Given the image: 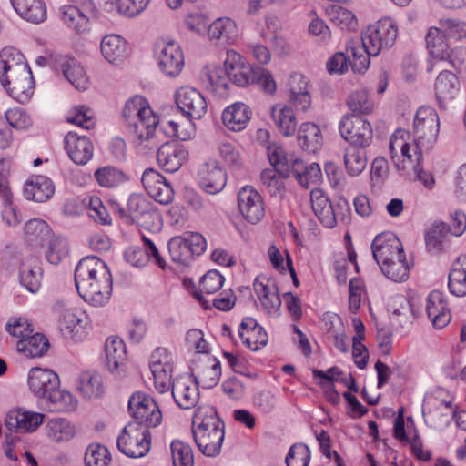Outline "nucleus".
I'll return each instance as SVG.
<instances>
[{"instance_id":"obj_36","label":"nucleus","mask_w":466,"mask_h":466,"mask_svg":"<svg viewBox=\"0 0 466 466\" xmlns=\"http://www.w3.org/2000/svg\"><path fill=\"white\" fill-rule=\"evenodd\" d=\"M15 13L26 22L40 24L46 19V5L44 0H10Z\"/></svg>"},{"instance_id":"obj_53","label":"nucleus","mask_w":466,"mask_h":466,"mask_svg":"<svg viewBox=\"0 0 466 466\" xmlns=\"http://www.w3.org/2000/svg\"><path fill=\"white\" fill-rule=\"evenodd\" d=\"M344 166L347 173L352 177L361 174L367 166V157L362 147H348L344 153Z\"/></svg>"},{"instance_id":"obj_11","label":"nucleus","mask_w":466,"mask_h":466,"mask_svg":"<svg viewBox=\"0 0 466 466\" xmlns=\"http://www.w3.org/2000/svg\"><path fill=\"white\" fill-rule=\"evenodd\" d=\"M128 410L131 417L140 425L154 428L162 421V413L155 400L141 391L132 394L128 400Z\"/></svg>"},{"instance_id":"obj_24","label":"nucleus","mask_w":466,"mask_h":466,"mask_svg":"<svg viewBox=\"0 0 466 466\" xmlns=\"http://www.w3.org/2000/svg\"><path fill=\"white\" fill-rule=\"evenodd\" d=\"M461 88V81L456 74L450 70L440 72L434 84L435 97L440 108L447 109L459 96Z\"/></svg>"},{"instance_id":"obj_20","label":"nucleus","mask_w":466,"mask_h":466,"mask_svg":"<svg viewBox=\"0 0 466 466\" xmlns=\"http://www.w3.org/2000/svg\"><path fill=\"white\" fill-rule=\"evenodd\" d=\"M253 288L262 309L269 316H279L281 299L275 282L266 276H258Z\"/></svg>"},{"instance_id":"obj_23","label":"nucleus","mask_w":466,"mask_h":466,"mask_svg":"<svg viewBox=\"0 0 466 466\" xmlns=\"http://www.w3.org/2000/svg\"><path fill=\"white\" fill-rule=\"evenodd\" d=\"M44 414L24 408L10 410L5 417V426L16 433L35 432L44 422Z\"/></svg>"},{"instance_id":"obj_10","label":"nucleus","mask_w":466,"mask_h":466,"mask_svg":"<svg viewBox=\"0 0 466 466\" xmlns=\"http://www.w3.org/2000/svg\"><path fill=\"white\" fill-rule=\"evenodd\" d=\"M392 147L400 148V153L390 154V158L398 170L410 172L413 171L416 178L427 188L432 189L435 186V179L431 172L425 171L422 167L424 161L423 155L418 153L408 154V146L402 141L393 143Z\"/></svg>"},{"instance_id":"obj_46","label":"nucleus","mask_w":466,"mask_h":466,"mask_svg":"<svg viewBox=\"0 0 466 466\" xmlns=\"http://www.w3.org/2000/svg\"><path fill=\"white\" fill-rule=\"evenodd\" d=\"M202 81L217 93H224L228 86V76L227 70L219 65L211 64L201 70Z\"/></svg>"},{"instance_id":"obj_50","label":"nucleus","mask_w":466,"mask_h":466,"mask_svg":"<svg viewBox=\"0 0 466 466\" xmlns=\"http://www.w3.org/2000/svg\"><path fill=\"white\" fill-rule=\"evenodd\" d=\"M106 366L111 372L116 370L126 358V346L118 337H109L105 343Z\"/></svg>"},{"instance_id":"obj_32","label":"nucleus","mask_w":466,"mask_h":466,"mask_svg":"<svg viewBox=\"0 0 466 466\" xmlns=\"http://www.w3.org/2000/svg\"><path fill=\"white\" fill-rule=\"evenodd\" d=\"M238 27L230 17H218L208 25V37L210 41L233 45L238 41Z\"/></svg>"},{"instance_id":"obj_17","label":"nucleus","mask_w":466,"mask_h":466,"mask_svg":"<svg viewBox=\"0 0 466 466\" xmlns=\"http://www.w3.org/2000/svg\"><path fill=\"white\" fill-rule=\"evenodd\" d=\"M309 80L303 74L293 72L287 83L289 103L298 111H306L311 106Z\"/></svg>"},{"instance_id":"obj_37","label":"nucleus","mask_w":466,"mask_h":466,"mask_svg":"<svg viewBox=\"0 0 466 466\" xmlns=\"http://www.w3.org/2000/svg\"><path fill=\"white\" fill-rule=\"evenodd\" d=\"M24 55L12 46L4 47L0 51V81L3 77L21 73L29 69Z\"/></svg>"},{"instance_id":"obj_38","label":"nucleus","mask_w":466,"mask_h":466,"mask_svg":"<svg viewBox=\"0 0 466 466\" xmlns=\"http://www.w3.org/2000/svg\"><path fill=\"white\" fill-rule=\"evenodd\" d=\"M60 67L66 79L77 90L88 87V76L82 64L75 57H60Z\"/></svg>"},{"instance_id":"obj_55","label":"nucleus","mask_w":466,"mask_h":466,"mask_svg":"<svg viewBox=\"0 0 466 466\" xmlns=\"http://www.w3.org/2000/svg\"><path fill=\"white\" fill-rule=\"evenodd\" d=\"M167 247L171 259L177 264L186 266L194 257L185 237L171 238Z\"/></svg>"},{"instance_id":"obj_30","label":"nucleus","mask_w":466,"mask_h":466,"mask_svg":"<svg viewBox=\"0 0 466 466\" xmlns=\"http://www.w3.org/2000/svg\"><path fill=\"white\" fill-rule=\"evenodd\" d=\"M238 335L242 343L252 351L265 347L268 339L264 328L255 319L249 317L242 319L238 328Z\"/></svg>"},{"instance_id":"obj_45","label":"nucleus","mask_w":466,"mask_h":466,"mask_svg":"<svg viewBox=\"0 0 466 466\" xmlns=\"http://www.w3.org/2000/svg\"><path fill=\"white\" fill-rule=\"evenodd\" d=\"M17 351L27 358H39L49 349L48 339L40 333L31 334L20 339L16 344Z\"/></svg>"},{"instance_id":"obj_51","label":"nucleus","mask_w":466,"mask_h":466,"mask_svg":"<svg viewBox=\"0 0 466 466\" xmlns=\"http://www.w3.org/2000/svg\"><path fill=\"white\" fill-rule=\"evenodd\" d=\"M292 174L298 182L304 187L318 185L322 177L320 167L317 163H311L305 167L303 162L296 159L292 164Z\"/></svg>"},{"instance_id":"obj_12","label":"nucleus","mask_w":466,"mask_h":466,"mask_svg":"<svg viewBox=\"0 0 466 466\" xmlns=\"http://www.w3.org/2000/svg\"><path fill=\"white\" fill-rule=\"evenodd\" d=\"M88 318L85 311L76 307L60 309V334L72 342L83 341L87 336Z\"/></svg>"},{"instance_id":"obj_56","label":"nucleus","mask_w":466,"mask_h":466,"mask_svg":"<svg viewBox=\"0 0 466 466\" xmlns=\"http://www.w3.org/2000/svg\"><path fill=\"white\" fill-rule=\"evenodd\" d=\"M268 160L272 166L282 176H289L292 173V164L296 159L289 157L283 147L271 146L268 148Z\"/></svg>"},{"instance_id":"obj_35","label":"nucleus","mask_w":466,"mask_h":466,"mask_svg":"<svg viewBox=\"0 0 466 466\" xmlns=\"http://www.w3.org/2000/svg\"><path fill=\"white\" fill-rule=\"evenodd\" d=\"M23 194L27 200L45 202L55 194V185L45 176H33L25 181Z\"/></svg>"},{"instance_id":"obj_54","label":"nucleus","mask_w":466,"mask_h":466,"mask_svg":"<svg viewBox=\"0 0 466 466\" xmlns=\"http://www.w3.org/2000/svg\"><path fill=\"white\" fill-rule=\"evenodd\" d=\"M127 207L129 217L137 222H142L155 214L151 203L140 195H131L128 198Z\"/></svg>"},{"instance_id":"obj_4","label":"nucleus","mask_w":466,"mask_h":466,"mask_svg":"<svg viewBox=\"0 0 466 466\" xmlns=\"http://www.w3.org/2000/svg\"><path fill=\"white\" fill-rule=\"evenodd\" d=\"M192 435L202 454L207 457L218 456L222 448L225 431L224 423L212 406H200L192 419Z\"/></svg>"},{"instance_id":"obj_62","label":"nucleus","mask_w":466,"mask_h":466,"mask_svg":"<svg viewBox=\"0 0 466 466\" xmlns=\"http://www.w3.org/2000/svg\"><path fill=\"white\" fill-rule=\"evenodd\" d=\"M309 448L303 443L293 444L286 456L287 466H309Z\"/></svg>"},{"instance_id":"obj_63","label":"nucleus","mask_w":466,"mask_h":466,"mask_svg":"<svg viewBox=\"0 0 466 466\" xmlns=\"http://www.w3.org/2000/svg\"><path fill=\"white\" fill-rule=\"evenodd\" d=\"M347 104L350 110L358 114H369L372 111L373 104L369 99L365 89H359L350 96Z\"/></svg>"},{"instance_id":"obj_47","label":"nucleus","mask_w":466,"mask_h":466,"mask_svg":"<svg viewBox=\"0 0 466 466\" xmlns=\"http://www.w3.org/2000/svg\"><path fill=\"white\" fill-rule=\"evenodd\" d=\"M153 108L149 105L148 101L141 96H135L128 99L122 110L127 128L142 118V116H144L146 112H149Z\"/></svg>"},{"instance_id":"obj_33","label":"nucleus","mask_w":466,"mask_h":466,"mask_svg":"<svg viewBox=\"0 0 466 466\" xmlns=\"http://www.w3.org/2000/svg\"><path fill=\"white\" fill-rule=\"evenodd\" d=\"M252 111L243 102H235L222 112V123L229 130L240 132L244 130L251 119Z\"/></svg>"},{"instance_id":"obj_28","label":"nucleus","mask_w":466,"mask_h":466,"mask_svg":"<svg viewBox=\"0 0 466 466\" xmlns=\"http://www.w3.org/2000/svg\"><path fill=\"white\" fill-rule=\"evenodd\" d=\"M187 157L188 151L179 143H164L157 153L158 166L167 173L177 172Z\"/></svg>"},{"instance_id":"obj_7","label":"nucleus","mask_w":466,"mask_h":466,"mask_svg":"<svg viewBox=\"0 0 466 466\" xmlns=\"http://www.w3.org/2000/svg\"><path fill=\"white\" fill-rule=\"evenodd\" d=\"M398 33L397 22L391 17L384 16L362 31L361 40L370 55L379 56L382 51L393 46Z\"/></svg>"},{"instance_id":"obj_60","label":"nucleus","mask_w":466,"mask_h":466,"mask_svg":"<svg viewBox=\"0 0 466 466\" xmlns=\"http://www.w3.org/2000/svg\"><path fill=\"white\" fill-rule=\"evenodd\" d=\"M441 30L449 39L462 41L466 39V21L459 18H447L440 21Z\"/></svg>"},{"instance_id":"obj_34","label":"nucleus","mask_w":466,"mask_h":466,"mask_svg":"<svg viewBox=\"0 0 466 466\" xmlns=\"http://www.w3.org/2000/svg\"><path fill=\"white\" fill-rule=\"evenodd\" d=\"M100 50L104 58L113 65L123 63L128 56L127 42L116 34L105 35L100 43Z\"/></svg>"},{"instance_id":"obj_48","label":"nucleus","mask_w":466,"mask_h":466,"mask_svg":"<svg viewBox=\"0 0 466 466\" xmlns=\"http://www.w3.org/2000/svg\"><path fill=\"white\" fill-rule=\"evenodd\" d=\"M347 52L349 54V61L352 70L355 73H363L370 66V57L374 56L370 54L369 49L365 46L364 42L350 41L347 44Z\"/></svg>"},{"instance_id":"obj_2","label":"nucleus","mask_w":466,"mask_h":466,"mask_svg":"<svg viewBox=\"0 0 466 466\" xmlns=\"http://www.w3.org/2000/svg\"><path fill=\"white\" fill-rule=\"evenodd\" d=\"M440 133V117L437 111L429 106L419 107L415 113L412 132L404 129L396 130L390 137V154L400 153V148L392 147L393 143L402 141L408 146V154H424L431 150L436 145Z\"/></svg>"},{"instance_id":"obj_3","label":"nucleus","mask_w":466,"mask_h":466,"mask_svg":"<svg viewBox=\"0 0 466 466\" xmlns=\"http://www.w3.org/2000/svg\"><path fill=\"white\" fill-rule=\"evenodd\" d=\"M372 255L383 275L394 282L408 279L410 266L402 244L392 232L379 234L371 244Z\"/></svg>"},{"instance_id":"obj_6","label":"nucleus","mask_w":466,"mask_h":466,"mask_svg":"<svg viewBox=\"0 0 466 466\" xmlns=\"http://www.w3.org/2000/svg\"><path fill=\"white\" fill-rule=\"evenodd\" d=\"M25 240L32 247L43 250L46 260L58 264V239L51 227L41 218H32L24 226Z\"/></svg>"},{"instance_id":"obj_29","label":"nucleus","mask_w":466,"mask_h":466,"mask_svg":"<svg viewBox=\"0 0 466 466\" xmlns=\"http://www.w3.org/2000/svg\"><path fill=\"white\" fill-rule=\"evenodd\" d=\"M447 39V35L440 27L432 26L428 30L425 37L426 46L430 56L427 72L431 73L433 71L435 62L444 61L449 57L451 47Z\"/></svg>"},{"instance_id":"obj_44","label":"nucleus","mask_w":466,"mask_h":466,"mask_svg":"<svg viewBox=\"0 0 466 466\" xmlns=\"http://www.w3.org/2000/svg\"><path fill=\"white\" fill-rule=\"evenodd\" d=\"M329 20L343 31L355 32L358 30L359 22L353 12L337 5L331 4L326 8Z\"/></svg>"},{"instance_id":"obj_5","label":"nucleus","mask_w":466,"mask_h":466,"mask_svg":"<svg viewBox=\"0 0 466 466\" xmlns=\"http://www.w3.org/2000/svg\"><path fill=\"white\" fill-rule=\"evenodd\" d=\"M30 390L40 399L41 406L47 411L58 408V374L49 369L34 367L27 375Z\"/></svg>"},{"instance_id":"obj_15","label":"nucleus","mask_w":466,"mask_h":466,"mask_svg":"<svg viewBox=\"0 0 466 466\" xmlns=\"http://www.w3.org/2000/svg\"><path fill=\"white\" fill-rule=\"evenodd\" d=\"M0 82L9 96L21 104L28 102L34 95L35 81L30 68L3 77Z\"/></svg>"},{"instance_id":"obj_13","label":"nucleus","mask_w":466,"mask_h":466,"mask_svg":"<svg viewBox=\"0 0 466 466\" xmlns=\"http://www.w3.org/2000/svg\"><path fill=\"white\" fill-rule=\"evenodd\" d=\"M339 133L351 146L359 147H368L373 137L371 126L369 121L356 115L345 116L339 122Z\"/></svg>"},{"instance_id":"obj_1","label":"nucleus","mask_w":466,"mask_h":466,"mask_svg":"<svg viewBox=\"0 0 466 466\" xmlns=\"http://www.w3.org/2000/svg\"><path fill=\"white\" fill-rule=\"evenodd\" d=\"M75 284L79 296L88 304L103 307L113 290L112 274L107 265L96 256L83 258L75 269Z\"/></svg>"},{"instance_id":"obj_52","label":"nucleus","mask_w":466,"mask_h":466,"mask_svg":"<svg viewBox=\"0 0 466 466\" xmlns=\"http://www.w3.org/2000/svg\"><path fill=\"white\" fill-rule=\"evenodd\" d=\"M66 122L89 130L95 127L96 119L93 110L86 105H75L65 114Z\"/></svg>"},{"instance_id":"obj_40","label":"nucleus","mask_w":466,"mask_h":466,"mask_svg":"<svg viewBox=\"0 0 466 466\" xmlns=\"http://www.w3.org/2000/svg\"><path fill=\"white\" fill-rule=\"evenodd\" d=\"M271 117L282 136L289 137L295 134L298 123L291 105H276L272 106Z\"/></svg>"},{"instance_id":"obj_39","label":"nucleus","mask_w":466,"mask_h":466,"mask_svg":"<svg viewBox=\"0 0 466 466\" xmlns=\"http://www.w3.org/2000/svg\"><path fill=\"white\" fill-rule=\"evenodd\" d=\"M158 125L159 116L152 109L127 129L134 140L141 144L154 138Z\"/></svg>"},{"instance_id":"obj_49","label":"nucleus","mask_w":466,"mask_h":466,"mask_svg":"<svg viewBox=\"0 0 466 466\" xmlns=\"http://www.w3.org/2000/svg\"><path fill=\"white\" fill-rule=\"evenodd\" d=\"M94 177L97 184L104 188L117 187L129 180L128 176L123 170L112 166L97 168L94 172Z\"/></svg>"},{"instance_id":"obj_9","label":"nucleus","mask_w":466,"mask_h":466,"mask_svg":"<svg viewBox=\"0 0 466 466\" xmlns=\"http://www.w3.org/2000/svg\"><path fill=\"white\" fill-rule=\"evenodd\" d=\"M120 452L130 458H141L148 453L151 446L149 431L137 422H129L117 437Z\"/></svg>"},{"instance_id":"obj_21","label":"nucleus","mask_w":466,"mask_h":466,"mask_svg":"<svg viewBox=\"0 0 466 466\" xmlns=\"http://www.w3.org/2000/svg\"><path fill=\"white\" fill-rule=\"evenodd\" d=\"M141 181L147 194L159 204L168 205L174 199L173 187L157 170L147 168Z\"/></svg>"},{"instance_id":"obj_57","label":"nucleus","mask_w":466,"mask_h":466,"mask_svg":"<svg viewBox=\"0 0 466 466\" xmlns=\"http://www.w3.org/2000/svg\"><path fill=\"white\" fill-rule=\"evenodd\" d=\"M88 216L96 223L110 225L112 218L101 198L97 196H86V209Z\"/></svg>"},{"instance_id":"obj_27","label":"nucleus","mask_w":466,"mask_h":466,"mask_svg":"<svg viewBox=\"0 0 466 466\" xmlns=\"http://www.w3.org/2000/svg\"><path fill=\"white\" fill-rule=\"evenodd\" d=\"M426 313L435 329H441L451 320V312L446 296L439 291H431L426 299Z\"/></svg>"},{"instance_id":"obj_26","label":"nucleus","mask_w":466,"mask_h":466,"mask_svg":"<svg viewBox=\"0 0 466 466\" xmlns=\"http://www.w3.org/2000/svg\"><path fill=\"white\" fill-rule=\"evenodd\" d=\"M64 148L69 158L76 165L87 164L94 156L92 141L86 136L76 132H68L64 139Z\"/></svg>"},{"instance_id":"obj_58","label":"nucleus","mask_w":466,"mask_h":466,"mask_svg":"<svg viewBox=\"0 0 466 466\" xmlns=\"http://www.w3.org/2000/svg\"><path fill=\"white\" fill-rule=\"evenodd\" d=\"M111 454L108 449L98 443H91L85 453L86 466H109Z\"/></svg>"},{"instance_id":"obj_22","label":"nucleus","mask_w":466,"mask_h":466,"mask_svg":"<svg viewBox=\"0 0 466 466\" xmlns=\"http://www.w3.org/2000/svg\"><path fill=\"white\" fill-rule=\"evenodd\" d=\"M198 184L208 194L221 192L227 184L225 169L215 160L202 164L198 172Z\"/></svg>"},{"instance_id":"obj_43","label":"nucleus","mask_w":466,"mask_h":466,"mask_svg":"<svg viewBox=\"0 0 466 466\" xmlns=\"http://www.w3.org/2000/svg\"><path fill=\"white\" fill-rule=\"evenodd\" d=\"M448 279V288L452 295L466 296V254L453 262Z\"/></svg>"},{"instance_id":"obj_61","label":"nucleus","mask_w":466,"mask_h":466,"mask_svg":"<svg viewBox=\"0 0 466 466\" xmlns=\"http://www.w3.org/2000/svg\"><path fill=\"white\" fill-rule=\"evenodd\" d=\"M289 176H282L276 169H265L261 173L262 184L271 196L282 194L285 190L284 179Z\"/></svg>"},{"instance_id":"obj_31","label":"nucleus","mask_w":466,"mask_h":466,"mask_svg":"<svg viewBox=\"0 0 466 466\" xmlns=\"http://www.w3.org/2000/svg\"><path fill=\"white\" fill-rule=\"evenodd\" d=\"M60 19L64 25L76 35L90 32V20L86 9L74 5H65L60 8Z\"/></svg>"},{"instance_id":"obj_16","label":"nucleus","mask_w":466,"mask_h":466,"mask_svg":"<svg viewBox=\"0 0 466 466\" xmlns=\"http://www.w3.org/2000/svg\"><path fill=\"white\" fill-rule=\"evenodd\" d=\"M176 103L187 117L200 119L207 112V102L203 95L191 86H182L177 90Z\"/></svg>"},{"instance_id":"obj_14","label":"nucleus","mask_w":466,"mask_h":466,"mask_svg":"<svg viewBox=\"0 0 466 466\" xmlns=\"http://www.w3.org/2000/svg\"><path fill=\"white\" fill-rule=\"evenodd\" d=\"M156 59L161 72L168 76H178L184 67V54L176 41H162L157 44Z\"/></svg>"},{"instance_id":"obj_42","label":"nucleus","mask_w":466,"mask_h":466,"mask_svg":"<svg viewBox=\"0 0 466 466\" xmlns=\"http://www.w3.org/2000/svg\"><path fill=\"white\" fill-rule=\"evenodd\" d=\"M76 388L86 399H98L104 393L102 376L96 371H84L77 380Z\"/></svg>"},{"instance_id":"obj_25","label":"nucleus","mask_w":466,"mask_h":466,"mask_svg":"<svg viewBox=\"0 0 466 466\" xmlns=\"http://www.w3.org/2000/svg\"><path fill=\"white\" fill-rule=\"evenodd\" d=\"M191 372L190 376L198 382V385L201 384L203 388L211 389L220 380V361L210 355L202 356L194 363Z\"/></svg>"},{"instance_id":"obj_41","label":"nucleus","mask_w":466,"mask_h":466,"mask_svg":"<svg viewBox=\"0 0 466 466\" xmlns=\"http://www.w3.org/2000/svg\"><path fill=\"white\" fill-rule=\"evenodd\" d=\"M298 142L309 153H316L323 144V137L319 126L312 122L303 123L298 131Z\"/></svg>"},{"instance_id":"obj_8","label":"nucleus","mask_w":466,"mask_h":466,"mask_svg":"<svg viewBox=\"0 0 466 466\" xmlns=\"http://www.w3.org/2000/svg\"><path fill=\"white\" fill-rule=\"evenodd\" d=\"M311 208L320 223L327 228H333L338 221H344L350 213V206L344 199L331 203L325 192L318 187L310 193Z\"/></svg>"},{"instance_id":"obj_19","label":"nucleus","mask_w":466,"mask_h":466,"mask_svg":"<svg viewBox=\"0 0 466 466\" xmlns=\"http://www.w3.org/2000/svg\"><path fill=\"white\" fill-rule=\"evenodd\" d=\"M238 207L242 217L250 224H257L265 215L262 197L249 186L238 191Z\"/></svg>"},{"instance_id":"obj_59","label":"nucleus","mask_w":466,"mask_h":466,"mask_svg":"<svg viewBox=\"0 0 466 466\" xmlns=\"http://www.w3.org/2000/svg\"><path fill=\"white\" fill-rule=\"evenodd\" d=\"M174 466H193L194 456L189 444L181 441H173L170 444Z\"/></svg>"},{"instance_id":"obj_64","label":"nucleus","mask_w":466,"mask_h":466,"mask_svg":"<svg viewBox=\"0 0 466 466\" xmlns=\"http://www.w3.org/2000/svg\"><path fill=\"white\" fill-rule=\"evenodd\" d=\"M5 330L13 337L24 339L34 332L33 324L24 317H13L5 324Z\"/></svg>"},{"instance_id":"obj_18","label":"nucleus","mask_w":466,"mask_h":466,"mask_svg":"<svg viewBox=\"0 0 466 466\" xmlns=\"http://www.w3.org/2000/svg\"><path fill=\"white\" fill-rule=\"evenodd\" d=\"M171 392L177 405L184 410L195 407L199 400L198 382L187 374L174 379Z\"/></svg>"}]
</instances>
